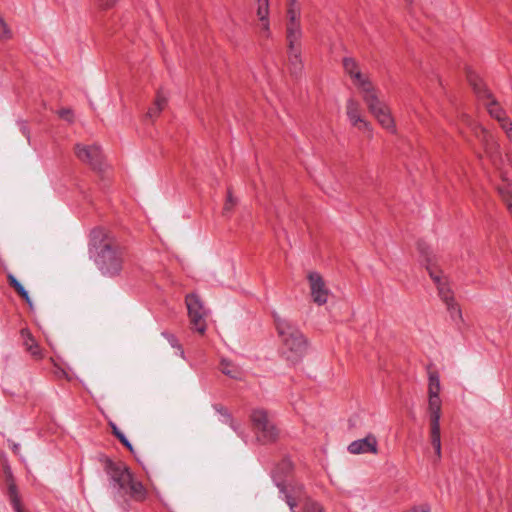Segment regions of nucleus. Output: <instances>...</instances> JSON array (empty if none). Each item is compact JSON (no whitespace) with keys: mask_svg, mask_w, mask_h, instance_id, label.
I'll return each mask as SVG.
<instances>
[{"mask_svg":"<svg viewBox=\"0 0 512 512\" xmlns=\"http://www.w3.org/2000/svg\"><path fill=\"white\" fill-rule=\"evenodd\" d=\"M348 452L354 455L358 454H377L378 441L375 435L369 433L362 439L355 440L348 445Z\"/></svg>","mask_w":512,"mask_h":512,"instance_id":"4468645a","label":"nucleus"},{"mask_svg":"<svg viewBox=\"0 0 512 512\" xmlns=\"http://www.w3.org/2000/svg\"><path fill=\"white\" fill-rule=\"evenodd\" d=\"M60 118H62L63 120L69 122V123H73L74 122V114L72 112V110L70 109H61L59 112H58Z\"/></svg>","mask_w":512,"mask_h":512,"instance_id":"f704fd0d","label":"nucleus"},{"mask_svg":"<svg viewBox=\"0 0 512 512\" xmlns=\"http://www.w3.org/2000/svg\"><path fill=\"white\" fill-rule=\"evenodd\" d=\"M277 487L279 488L281 498H283L288 506L290 507L291 512H295V508L301 502H306L308 499L306 497V493L303 485H285V483L277 482Z\"/></svg>","mask_w":512,"mask_h":512,"instance_id":"f8f14e48","label":"nucleus"},{"mask_svg":"<svg viewBox=\"0 0 512 512\" xmlns=\"http://www.w3.org/2000/svg\"><path fill=\"white\" fill-rule=\"evenodd\" d=\"M364 102L370 113L377 119L379 124L390 132H395V122L387 104L378 97L377 91L372 83H362L360 88Z\"/></svg>","mask_w":512,"mask_h":512,"instance_id":"20e7f679","label":"nucleus"},{"mask_svg":"<svg viewBox=\"0 0 512 512\" xmlns=\"http://www.w3.org/2000/svg\"><path fill=\"white\" fill-rule=\"evenodd\" d=\"M430 440L433 447L441 446L440 424H430Z\"/></svg>","mask_w":512,"mask_h":512,"instance_id":"c85d7f7f","label":"nucleus"},{"mask_svg":"<svg viewBox=\"0 0 512 512\" xmlns=\"http://www.w3.org/2000/svg\"><path fill=\"white\" fill-rule=\"evenodd\" d=\"M275 324L284 346V354L291 362L299 361L307 350V340L301 331L286 319L275 316Z\"/></svg>","mask_w":512,"mask_h":512,"instance_id":"7ed1b4c3","label":"nucleus"},{"mask_svg":"<svg viewBox=\"0 0 512 512\" xmlns=\"http://www.w3.org/2000/svg\"><path fill=\"white\" fill-rule=\"evenodd\" d=\"M185 303L192 328L203 334L206 331L205 318L207 316V310L200 297L196 293L188 294L185 298Z\"/></svg>","mask_w":512,"mask_h":512,"instance_id":"1a4fd4ad","label":"nucleus"},{"mask_svg":"<svg viewBox=\"0 0 512 512\" xmlns=\"http://www.w3.org/2000/svg\"><path fill=\"white\" fill-rule=\"evenodd\" d=\"M167 105V98L163 95L161 91L157 93L155 102L152 107H150L147 111L146 117L150 120H154L159 116V114L162 112V110Z\"/></svg>","mask_w":512,"mask_h":512,"instance_id":"5701e85b","label":"nucleus"},{"mask_svg":"<svg viewBox=\"0 0 512 512\" xmlns=\"http://www.w3.org/2000/svg\"><path fill=\"white\" fill-rule=\"evenodd\" d=\"M260 21V32L263 37L268 38L270 36V23L269 19L259 20Z\"/></svg>","mask_w":512,"mask_h":512,"instance_id":"c9c22d12","label":"nucleus"},{"mask_svg":"<svg viewBox=\"0 0 512 512\" xmlns=\"http://www.w3.org/2000/svg\"><path fill=\"white\" fill-rule=\"evenodd\" d=\"M7 482H8V496L10 503L14 509L15 512H25L22 505L20 496L17 491V486L14 482L13 476L11 472L9 471L7 475Z\"/></svg>","mask_w":512,"mask_h":512,"instance_id":"a211bd4d","label":"nucleus"},{"mask_svg":"<svg viewBox=\"0 0 512 512\" xmlns=\"http://www.w3.org/2000/svg\"><path fill=\"white\" fill-rule=\"evenodd\" d=\"M110 426L112 428L113 435L135 456L138 462H141L140 458L137 456L136 452L134 451V448L130 441L126 438L123 432H121L116 424L110 423Z\"/></svg>","mask_w":512,"mask_h":512,"instance_id":"393cba45","label":"nucleus"},{"mask_svg":"<svg viewBox=\"0 0 512 512\" xmlns=\"http://www.w3.org/2000/svg\"><path fill=\"white\" fill-rule=\"evenodd\" d=\"M12 36L11 30L9 29L6 22L0 18V39L1 40H7L10 39Z\"/></svg>","mask_w":512,"mask_h":512,"instance_id":"72a5a7b5","label":"nucleus"},{"mask_svg":"<svg viewBox=\"0 0 512 512\" xmlns=\"http://www.w3.org/2000/svg\"><path fill=\"white\" fill-rule=\"evenodd\" d=\"M119 0H99V4L104 9L112 8Z\"/></svg>","mask_w":512,"mask_h":512,"instance_id":"ea45409f","label":"nucleus"},{"mask_svg":"<svg viewBox=\"0 0 512 512\" xmlns=\"http://www.w3.org/2000/svg\"><path fill=\"white\" fill-rule=\"evenodd\" d=\"M302 30H286L288 67L292 76L298 77L303 71Z\"/></svg>","mask_w":512,"mask_h":512,"instance_id":"0eeeda50","label":"nucleus"},{"mask_svg":"<svg viewBox=\"0 0 512 512\" xmlns=\"http://www.w3.org/2000/svg\"><path fill=\"white\" fill-rule=\"evenodd\" d=\"M406 512H430V507L427 504H421L419 506H414L410 508Z\"/></svg>","mask_w":512,"mask_h":512,"instance_id":"58836bf2","label":"nucleus"},{"mask_svg":"<svg viewBox=\"0 0 512 512\" xmlns=\"http://www.w3.org/2000/svg\"><path fill=\"white\" fill-rule=\"evenodd\" d=\"M447 311L454 322L462 321V312L459 305L454 301L446 303Z\"/></svg>","mask_w":512,"mask_h":512,"instance_id":"bb28decb","label":"nucleus"},{"mask_svg":"<svg viewBox=\"0 0 512 512\" xmlns=\"http://www.w3.org/2000/svg\"><path fill=\"white\" fill-rule=\"evenodd\" d=\"M303 512H325L323 507L316 501L307 499L303 506Z\"/></svg>","mask_w":512,"mask_h":512,"instance_id":"c756f323","label":"nucleus"},{"mask_svg":"<svg viewBox=\"0 0 512 512\" xmlns=\"http://www.w3.org/2000/svg\"><path fill=\"white\" fill-rule=\"evenodd\" d=\"M417 249L425 263L426 269L437 286L438 295L440 299L446 304L454 301L453 291L446 281L442 278V272L435 267V256L433 255L430 247L423 241L417 243Z\"/></svg>","mask_w":512,"mask_h":512,"instance_id":"39448f33","label":"nucleus"},{"mask_svg":"<svg viewBox=\"0 0 512 512\" xmlns=\"http://www.w3.org/2000/svg\"><path fill=\"white\" fill-rule=\"evenodd\" d=\"M428 411L430 424H440L441 418V399L439 395H428Z\"/></svg>","mask_w":512,"mask_h":512,"instance_id":"6ab92c4d","label":"nucleus"},{"mask_svg":"<svg viewBox=\"0 0 512 512\" xmlns=\"http://www.w3.org/2000/svg\"><path fill=\"white\" fill-rule=\"evenodd\" d=\"M7 280H8L9 285H10L11 287H13L15 291L22 287V284H21V283L16 279V277H15L13 274H11V273H9V274L7 275Z\"/></svg>","mask_w":512,"mask_h":512,"instance_id":"e433bc0d","label":"nucleus"},{"mask_svg":"<svg viewBox=\"0 0 512 512\" xmlns=\"http://www.w3.org/2000/svg\"><path fill=\"white\" fill-rule=\"evenodd\" d=\"M89 252L103 275L116 276L122 270L124 251L110 231L94 228L90 233Z\"/></svg>","mask_w":512,"mask_h":512,"instance_id":"f257e3e1","label":"nucleus"},{"mask_svg":"<svg viewBox=\"0 0 512 512\" xmlns=\"http://www.w3.org/2000/svg\"><path fill=\"white\" fill-rule=\"evenodd\" d=\"M346 114L352 126L366 133L368 138L373 137V127L370 122L366 121L362 117L359 102L353 98L348 99L346 104Z\"/></svg>","mask_w":512,"mask_h":512,"instance_id":"9b49d317","label":"nucleus"},{"mask_svg":"<svg viewBox=\"0 0 512 512\" xmlns=\"http://www.w3.org/2000/svg\"><path fill=\"white\" fill-rule=\"evenodd\" d=\"M287 22L286 30H302L301 27V6L298 0H286Z\"/></svg>","mask_w":512,"mask_h":512,"instance_id":"2eb2a0df","label":"nucleus"},{"mask_svg":"<svg viewBox=\"0 0 512 512\" xmlns=\"http://www.w3.org/2000/svg\"><path fill=\"white\" fill-rule=\"evenodd\" d=\"M16 292L19 294V296H21L26 301V303L29 305L30 308L33 307V304L29 297V294L23 286L21 288H19L18 290H16Z\"/></svg>","mask_w":512,"mask_h":512,"instance_id":"4c0bfd02","label":"nucleus"},{"mask_svg":"<svg viewBox=\"0 0 512 512\" xmlns=\"http://www.w3.org/2000/svg\"><path fill=\"white\" fill-rule=\"evenodd\" d=\"M256 14L259 20L269 19V0H256Z\"/></svg>","mask_w":512,"mask_h":512,"instance_id":"cd10ccee","label":"nucleus"},{"mask_svg":"<svg viewBox=\"0 0 512 512\" xmlns=\"http://www.w3.org/2000/svg\"><path fill=\"white\" fill-rule=\"evenodd\" d=\"M434 450L437 457V461H439L441 458V446L434 447Z\"/></svg>","mask_w":512,"mask_h":512,"instance_id":"79ce46f5","label":"nucleus"},{"mask_svg":"<svg viewBox=\"0 0 512 512\" xmlns=\"http://www.w3.org/2000/svg\"><path fill=\"white\" fill-rule=\"evenodd\" d=\"M120 504L124 506V509H127V506L129 505L128 502L127 503H120Z\"/></svg>","mask_w":512,"mask_h":512,"instance_id":"c03bdc74","label":"nucleus"},{"mask_svg":"<svg viewBox=\"0 0 512 512\" xmlns=\"http://www.w3.org/2000/svg\"><path fill=\"white\" fill-rule=\"evenodd\" d=\"M311 297L317 305H324L328 301L329 289L326 287L323 277L318 272H309Z\"/></svg>","mask_w":512,"mask_h":512,"instance_id":"ddd939ff","label":"nucleus"},{"mask_svg":"<svg viewBox=\"0 0 512 512\" xmlns=\"http://www.w3.org/2000/svg\"><path fill=\"white\" fill-rule=\"evenodd\" d=\"M481 136L478 137L481 139L484 145L485 152L491 157H494V154L497 152V144L493 140V137L484 129L480 128Z\"/></svg>","mask_w":512,"mask_h":512,"instance_id":"b1692460","label":"nucleus"},{"mask_svg":"<svg viewBox=\"0 0 512 512\" xmlns=\"http://www.w3.org/2000/svg\"><path fill=\"white\" fill-rule=\"evenodd\" d=\"M503 184L498 187V192L502 199L506 202L509 212L512 214V180L508 178L507 174L502 175Z\"/></svg>","mask_w":512,"mask_h":512,"instance_id":"aec40b11","label":"nucleus"},{"mask_svg":"<svg viewBox=\"0 0 512 512\" xmlns=\"http://www.w3.org/2000/svg\"><path fill=\"white\" fill-rule=\"evenodd\" d=\"M100 461L109 478V485L116 502L127 503L129 500L142 502L147 498V489L134 477L126 464L114 462L106 456H102Z\"/></svg>","mask_w":512,"mask_h":512,"instance_id":"f03ea898","label":"nucleus"},{"mask_svg":"<svg viewBox=\"0 0 512 512\" xmlns=\"http://www.w3.org/2000/svg\"><path fill=\"white\" fill-rule=\"evenodd\" d=\"M467 79L476 96L481 100H487L484 105L486 106L488 113L499 122L502 129H504L506 124L512 123V121L507 117L505 110L494 99H492L490 91L475 73L468 72Z\"/></svg>","mask_w":512,"mask_h":512,"instance_id":"423d86ee","label":"nucleus"},{"mask_svg":"<svg viewBox=\"0 0 512 512\" xmlns=\"http://www.w3.org/2000/svg\"><path fill=\"white\" fill-rule=\"evenodd\" d=\"M220 370L223 374H225L226 376H228L232 379H235V380L242 379V376H243L242 369L238 365L234 364L233 362H231L227 359L223 358L221 360Z\"/></svg>","mask_w":512,"mask_h":512,"instance_id":"4be33fe9","label":"nucleus"},{"mask_svg":"<svg viewBox=\"0 0 512 512\" xmlns=\"http://www.w3.org/2000/svg\"><path fill=\"white\" fill-rule=\"evenodd\" d=\"M75 154L77 158L90 165L94 170H103V155L97 145H75Z\"/></svg>","mask_w":512,"mask_h":512,"instance_id":"9d476101","label":"nucleus"},{"mask_svg":"<svg viewBox=\"0 0 512 512\" xmlns=\"http://www.w3.org/2000/svg\"><path fill=\"white\" fill-rule=\"evenodd\" d=\"M215 410L225 418V422H226V423H229V425H230L234 430H236V427H235V425H234V421H233V419H232V417H231L230 413L228 412V410H227L224 406H222V405H216V406H215Z\"/></svg>","mask_w":512,"mask_h":512,"instance_id":"2f4dec72","label":"nucleus"},{"mask_svg":"<svg viewBox=\"0 0 512 512\" xmlns=\"http://www.w3.org/2000/svg\"><path fill=\"white\" fill-rule=\"evenodd\" d=\"M343 67L345 72L352 78L354 85L359 89L362 88V83H370L369 79L363 76L358 69V63L353 58H344Z\"/></svg>","mask_w":512,"mask_h":512,"instance_id":"f3484780","label":"nucleus"},{"mask_svg":"<svg viewBox=\"0 0 512 512\" xmlns=\"http://www.w3.org/2000/svg\"><path fill=\"white\" fill-rule=\"evenodd\" d=\"M293 465L289 459H283L277 466L274 468L272 472V477L277 485V482L284 483V477L288 476V474L292 471Z\"/></svg>","mask_w":512,"mask_h":512,"instance_id":"412c9836","label":"nucleus"},{"mask_svg":"<svg viewBox=\"0 0 512 512\" xmlns=\"http://www.w3.org/2000/svg\"><path fill=\"white\" fill-rule=\"evenodd\" d=\"M12 449H13V451H14L15 453H18V452H19V450H20V445H19V444H17V443H13V444H12Z\"/></svg>","mask_w":512,"mask_h":512,"instance_id":"37998d69","label":"nucleus"},{"mask_svg":"<svg viewBox=\"0 0 512 512\" xmlns=\"http://www.w3.org/2000/svg\"><path fill=\"white\" fill-rule=\"evenodd\" d=\"M236 203H237V201L233 197L232 192L230 190H228L227 199H226V202L223 207V213L224 214L230 213L232 211V209L234 208V206L236 205Z\"/></svg>","mask_w":512,"mask_h":512,"instance_id":"473e14b6","label":"nucleus"},{"mask_svg":"<svg viewBox=\"0 0 512 512\" xmlns=\"http://www.w3.org/2000/svg\"><path fill=\"white\" fill-rule=\"evenodd\" d=\"M21 338L23 340V346L25 350L36 360H40L43 358V350L35 340L30 330L27 328H23L20 331Z\"/></svg>","mask_w":512,"mask_h":512,"instance_id":"dca6fc26","label":"nucleus"},{"mask_svg":"<svg viewBox=\"0 0 512 512\" xmlns=\"http://www.w3.org/2000/svg\"><path fill=\"white\" fill-rule=\"evenodd\" d=\"M257 440L262 444L272 443L278 437L276 426L269 419L268 413L264 409H254L250 415Z\"/></svg>","mask_w":512,"mask_h":512,"instance_id":"6e6552de","label":"nucleus"},{"mask_svg":"<svg viewBox=\"0 0 512 512\" xmlns=\"http://www.w3.org/2000/svg\"><path fill=\"white\" fill-rule=\"evenodd\" d=\"M162 336L165 337L168 341V343L173 347L180 351L181 355L184 354V351L182 349V346L180 345L178 339L175 335L168 333V332H162Z\"/></svg>","mask_w":512,"mask_h":512,"instance_id":"7c9ffc66","label":"nucleus"},{"mask_svg":"<svg viewBox=\"0 0 512 512\" xmlns=\"http://www.w3.org/2000/svg\"><path fill=\"white\" fill-rule=\"evenodd\" d=\"M440 378L437 372L429 373L428 395H439L440 393Z\"/></svg>","mask_w":512,"mask_h":512,"instance_id":"a878e982","label":"nucleus"},{"mask_svg":"<svg viewBox=\"0 0 512 512\" xmlns=\"http://www.w3.org/2000/svg\"><path fill=\"white\" fill-rule=\"evenodd\" d=\"M503 130H504L507 138L512 142V123L506 124V126H504Z\"/></svg>","mask_w":512,"mask_h":512,"instance_id":"a19ab883","label":"nucleus"}]
</instances>
